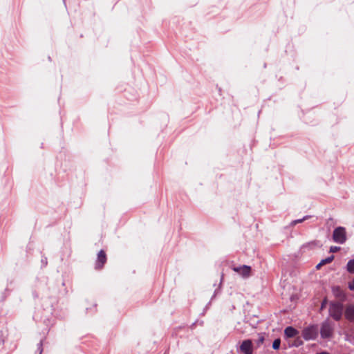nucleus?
<instances>
[{
	"label": "nucleus",
	"mask_w": 354,
	"mask_h": 354,
	"mask_svg": "<svg viewBox=\"0 0 354 354\" xmlns=\"http://www.w3.org/2000/svg\"><path fill=\"white\" fill-rule=\"evenodd\" d=\"M41 306L44 311L58 319H62L64 317V313L62 314L58 310V299L57 297L50 296L42 299Z\"/></svg>",
	"instance_id": "1"
},
{
	"label": "nucleus",
	"mask_w": 354,
	"mask_h": 354,
	"mask_svg": "<svg viewBox=\"0 0 354 354\" xmlns=\"http://www.w3.org/2000/svg\"><path fill=\"white\" fill-rule=\"evenodd\" d=\"M57 158L61 160V167L64 171L66 172L73 169V156L67 149L62 147Z\"/></svg>",
	"instance_id": "2"
},
{
	"label": "nucleus",
	"mask_w": 354,
	"mask_h": 354,
	"mask_svg": "<svg viewBox=\"0 0 354 354\" xmlns=\"http://www.w3.org/2000/svg\"><path fill=\"white\" fill-rule=\"evenodd\" d=\"M343 306L340 303H331L329 307V315L335 320L342 317Z\"/></svg>",
	"instance_id": "3"
},
{
	"label": "nucleus",
	"mask_w": 354,
	"mask_h": 354,
	"mask_svg": "<svg viewBox=\"0 0 354 354\" xmlns=\"http://www.w3.org/2000/svg\"><path fill=\"white\" fill-rule=\"evenodd\" d=\"M321 336L322 338H328L332 337L333 333V324L328 320H326L322 324L320 330Z\"/></svg>",
	"instance_id": "4"
},
{
	"label": "nucleus",
	"mask_w": 354,
	"mask_h": 354,
	"mask_svg": "<svg viewBox=\"0 0 354 354\" xmlns=\"http://www.w3.org/2000/svg\"><path fill=\"white\" fill-rule=\"evenodd\" d=\"M333 239L336 243H344L346 240L345 229L342 227H337L333 232Z\"/></svg>",
	"instance_id": "5"
},
{
	"label": "nucleus",
	"mask_w": 354,
	"mask_h": 354,
	"mask_svg": "<svg viewBox=\"0 0 354 354\" xmlns=\"http://www.w3.org/2000/svg\"><path fill=\"white\" fill-rule=\"evenodd\" d=\"M302 335L306 340L314 339L317 336V328L314 326H309L303 330Z\"/></svg>",
	"instance_id": "6"
},
{
	"label": "nucleus",
	"mask_w": 354,
	"mask_h": 354,
	"mask_svg": "<svg viewBox=\"0 0 354 354\" xmlns=\"http://www.w3.org/2000/svg\"><path fill=\"white\" fill-rule=\"evenodd\" d=\"M240 351L243 354H252V343L250 339L244 340L240 346Z\"/></svg>",
	"instance_id": "7"
},
{
	"label": "nucleus",
	"mask_w": 354,
	"mask_h": 354,
	"mask_svg": "<svg viewBox=\"0 0 354 354\" xmlns=\"http://www.w3.org/2000/svg\"><path fill=\"white\" fill-rule=\"evenodd\" d=\"M233 270L243 277H248L250 275L251 268L248 266L234 268Z\"/></svg>",
	"instance_id": "8"
},
{
	"label": "nucleus",
	"mask_w": 354,
	"mask_h": 354,
	"mask_svg": "<svg viewBox=\"0 0 354 354\" xmlns=\"http://www.w3.org/2000/svg\"><path fill=\"white\" fill-rule=\"evenodd\" d=\"M106 257L103 250H100L97 255V259L96 261V267L97 268H101L104 263L106 262Z\"/></svg>",
	"instance_id": "9"
},
{
	"label": "nucleus",
	"mask_w": 354,
	"mask_h": 354,
	"mask_svg": "<svg viewBox=\"0 0 354 354\" xmlns=\"http://www.w3.org/2000/svg\"><path fill=\"white\" fill-rule=\"evenodd\" d=\"M87 335H88V333L81 336L80 338H79V341H80V344H79V348L84 353H86L87 351H88V346L86 344V340H85V339L87 338Z\"/></svg>",
	"instance_id": "10"
},
{
	"label": "nucleus",
	"mask_w": 354,
	"mask_h": 354,
	"mask_svg": "<svg viewBox=\"0 0 354 354\" xmlns=\"http://www.w3.org/2000/svg\"><path fill=\"white\" fill-rule=\"evenodd\" d=\"M345 317L350 321H354V304L349 305L346 307Z\"/></svg>",
	"instance_id": "11"
},
{
	"label": "nucleus",
	"mask_w": 354,
	"mask_h": 354,
	"mask_svg": "<svg viewBox=\"0 0 354 354\" xmlns=\"http://www.w3.org/2000/svg\"><path fill=\"white\" fill-rule=\"evenodd\" d=\"M334 296L339 299H344L345 297L343 290L339 286H334L332 288Z\"/></svg>",
	"instance_id": "12"
},
{
	"label": "nucleus",
	"mask_w": 354,
	"mask_h": 354,
	"mask_svg": "<svg viewBox=\"0 0 354 354\" xmlns=\"http://www.w3.org/2000/svg\"><path fill=\"white\" fill-rule=\"evenodd\" d=\"M297 333V330L291 326L287 327L284 330L285 336L288 338L292 337Z\"/></svg>",
	"instance_id": "13"
},
{
	"label": "nucleus",
	"mask_w": 354,
	"mask_h": 354,
	"mask_svg": "<svg viewBox=\"0 0 354 354\" xmlns=\"http://www.w3.org/2000/svg\"><path fill=\"white\" fill-rule=\"evenodd\" d=\"M334 259V256L332 255L326 259H322L317 266L316 268L319 269L323 265L330 263Z\"/></svg>",
	"instance_id": "14"
},
{
	"label": "nucleus",
	"mask_w": 354,
	"mask_h": 354,
	"mask_svg": "<svg viewBox=\"0 0 354 354\" xmlns=\"http://www.w3.org/2000/svg\"><path fill=\"white\" fill-rule=\"evenodd\" d=\"M45 340V338H41L39 341V342L37 344V351L35 352V354H42L44 351V342Z\"/></svg>",
	"instance_id": "15"
},
{
	"label": "nucleus",
	"mask_w": 354,
	"mask_h": 354,
	"mask_svg": "<svg viewBox=\"0 0 354 354\" xmlns=\"http://www.w3.org/2000/svg\"><path fill=\"white\" fill-rule=\"evenodd\" d=\"M346 269L348 272L354 273V259H351L348 262Z\"/></svg>",
	"instance_id": "16"
},
{
	"label": "nucleus",
	"mask_w": 354,
	"mask_h": 354,
	"mask_svg": "<svg viewBox=\"0 0 354 354\" xmlns=\"http://www.w3.org/2000/svg\"><path fill=\"white\" fill-rule=\"evenodd\" d=\"M10 290L8 288H6L5 290H4V292H2V295H1V301H3L8 296V295L10 294Z\"/></svg>",
	"instance_id": "17"
},
{
	"label": "nucleus",
	"mask_w": 354,
	"mask_h": 354,
	"mask_svg": "<svg viewBox=\"0 0 354 354\" xmlns=\"http://www.w3.org/2000/svg\"><path fill=\"white\" fill-rule=\"evenodd\" d=\"M281 340L279 339H276L272 344V348L275 350L279 349L280 347Z\"/></svg>",
	"instance_id": "18"
},
{
	"label": "nucleus",
	"mask_w": 354,
	"mask_h": 354,
	"mask_svg": "<svg viewBox=\"0 0 354 354\" xmlns=\"http://www.w3.org/2000/svg\"><path fill=\"white\" fill-rule=\"evenodd\" d=\"M41 268H44L48 265V259L47 257L44 255L41 256Z\"/></svg>",
	"instance_id": "19"
},
{
	"label": "nucleus",
	"mask_w": 354,
	"mask_h": 354,
	"mask_svg": "<svg viewBox=\"0 0 354 354\" xmlns=\"http://www.w3.org/2000/svg\"><path fill=\"white\" fill-rule=\"evenodd\" d=\"M264 342V337L263 335H259V339L257 341V345L258 346H260L261 344H262Z\"/></svg>",
	"instance_id": "20"
},
{
	"label": "nucleus",
	"mask_w": 354,
	"mask_h": 354,
	"mask_svg": "<svg viewBox=\"0 0 354 354\" xmlns=\"http://www.w3.org/2000/svg\"><path fill=\"white\" fill-rule=\"evenodd\" d=\"M307 217H308V216H305V217H304L302 219H299V220L293 221L292 222V223H291V224H292V225H296L297 223H299L302 222V221H304L306 218H307Z\"/></svg>",
	"instance_id": "21"
},
{
	"label": "nucleus",
	"mask_w": 354,
	"mask_h": 354,
	"mask_svg": "<svg viewBox=\"0 0 354 354\" xmlns=\"http://www.w3.org/2000/svg\"><path fill=\"white\" fill-rule=\"evenodd\" d=\"M339 249H340V248H339V247H337V246H332V247H330V252H335L338 251Z\"/></svg>",
	"instance_id": "22"
},
{
	"label": "nucleus",
	"mask_w": 354,
	"mask_h": 354,
	"mask_svg": "<svg viewBox=\"0 0 354 354\" xmlns=\"http://www.w3.org/2000/svg\"><path fill=\"white\" fill-rule=\"evenodd\" d=\"M348 288L354 291V279L348 283Z\"/></svg>",
	"instance_id": "23"
},
{
	"label": "nucleus",
	"mask_w": 354,
	"mask_h": 354,
	"mask_svg": "<svg viewBox=\"0 0 354 354\" xmlns=\"http://www.w3.org/2000/svg\"><path fill=\"white\" fill-rule=\"evenodd\" d=\"M302 344V341L300 339H297L293 344L294 346H299Z\"/></svg>",
	"instance_id": "24"
},
{
	"label": "nucleus",
	"mask_w": 354,
	"mask_h": 354,
	"mask_svg": "<svg viewBox=\"0 0 354 354\" xmlns=\"http://www.w3.org/2000/svg\"><path fill=\"white\" fill-rule=\"evenodd\" d=\"M68 290L67 288L65 287L63 290H59V294L62 296H64L67 294Z\"/></svg>",
	"instance_id": "25"
},
{
	"label": "nucleus",
	"mask_w": 354,
	"mask_h": 354,
	"mask_svg": "<svg viewBox=\"0 0 354 354\" xmlns=\"http://www.w3.org/2000/svg\"><path fill=\"white\" fill-rule=\"evenodd\" d=\"M4 344V338L2 335V332H0V347Z\"/></svg>",
	"instance_id": "26"
},
{
	"label": "nucleus",
	"mask_w": 354,
	"mask_h": 354,
	"mask_svg": "<svg viewBox=\"0 0 354 354\" xmlns=\"http://www.w3.org/2000/svg\"><path fill=\"white\" fill-rule=\"evenodd\" d=\"M32 297H33L34 299H37L39 297V295H38V293H37V292L36 290H32Z\"/></svg>",
	"instance_id": "27"
},
{
	"label": "nucleus",
	"mask_w": 354,
	"mask_h": 354,
	"mask_svg": "<svg viewBox=\"0 0 354 354\" xmlns=\"http://www.w3.org/2000/svg\"><path fill=\"white\" fill-rule=\"evenodd\" d=\"M326 305V300L325 299V300L322 302V304L321 308H322V309H323L324 308H325Z\"/></svg>",
	"instance_id": "28"
},
{
	"label": "nucleus",
	"mask_w": 354,
	"mask_h": 354,
	"mask_svg": "<svg viewBox=\"0 0 354 354\" xmlns=\"http://www.w3.org/2000/svg\"><path fill=\"white\" fill-rule=\"evenodd\" d=\"M62 286L63 287H65V286H66L65 279H63V281H62Z\"/></svg>",
	"instance_id": "29"
},
{
	"label": "nucleus",
	"mask_w": 354,
	"mask_h": 354,
	"mask_svg": "<svg viewBox=\"0 0 354 354\" xmlns=\"http://www.w3.org/2000/svg\"><path fill=\"white\" fill-rule=\"evenodd\" d=\"M55 224V222L51 223V224H49L46 226V227H51V226H53Z\"/></svg>",
	"instance_id": "30"
},
{
	"label": "nucleus",
	"mask_w": 354,
	"mask_h": 354,
	"mask_svg": "<svg viewBox=\"0 0 354 354\" xmlns=\"http://www.w3.org/2000/svg\"><path fill=\"white\" fill-rule=\"evenodd\" d=\"M47 59H48V60L49 62H51V61H52V58H51V57H50V55H48V56Z\"/></svg>",
	"instance_id": "31"
},
{
	"label": "nucleus",
	"mask_w": 354,
	"mask_h": 354,
	"mask_svg": "<svg viewBox=\"0 0 354 354\" xmlns=\"http://www.w3.org/2000/svg\"><path fill=\"white\" fill-rule=\"evenodd\" d=\"M88 307H86L85 308V314L86 315L88 313Z\"/></svg>",
	"instance_id": "32"
},
{
	"label": "nucleus",
	"mask_w": 354,
	"mask_h": 354,
	"mask_svg": "<svg viewBox=\"0 0 354 354\" xmlns=\"http://www.w3.org/2000/svg\"><path fill=\"white\" fill-rule=\"evenodd\" d=\"M61 129H62V132H63V124H62V122H61Z\"/></svg>",
	"instance_id": "33"
},
{
	"label": "nucleus",
	"mask_w": 354,
	"mask_h": 354,
	"mask_svg": "<svg viewBox=\"0 0 354 354\" xmlns=\"http://www.w3.org/2000/svg\"><path fill=\"white\" fill-rule=\"evenodd\" d=\"M40 148H41V149L44 148V143L43 142L41 143Z\"/></svg>",
	"instance_id": "34"
},
{
	"label": "nucleus",
	"mask_w": 354,
	"mask_h": 354,
	"mask_svg": "<svg viewBox=\"0 0 354 354\" xmlns=\"http://www.w3.org/2000/svg\"><path fill=\"white\" fill-rule=\"evenodd\" d=\"M318 354H328L327 352H322V353H319Z\"/></svg>",
	"instance_id": "35"
},
{
	"label": "nucleus",
	"mask_w": 354,
	"mask_h": 354,
	"mask_svg": "<svg viewBox=\"0 0 354 354\" xmlns=\"http://www.w3.org/2000/svg\"><path fill=\"white\" fill-rule=\"evenodd\" d=\"M25 253H26V257H27V251H25Z\"/></svg>",
	"instance_id": "36"
},
{
	"label": "nucleus",
	"mask_w": 354,
	"mask_h": 354,
	"mask_svg": "<svg viewBox=\"0 0 354 354\" xmlns=\"http://www.w3.org/2000/svg\"><path fill=\"white\" fill-rule=\"evenodd\" d=\"M63 1H64V4H66V1H65V0H63Z\"/></svg>",
	"instance_id": "37"
}]
</instances>
